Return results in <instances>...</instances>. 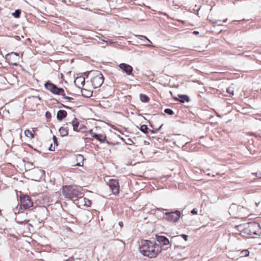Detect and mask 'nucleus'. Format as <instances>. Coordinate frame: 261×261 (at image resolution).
<instances>
[{"label":"nucleus","instance_id":"nucleus-4","mask_svg":"<svg viewBox=\"0 0 261 261\" xmlns=\"http://www.w3.org/2000/svg\"><path fill=\"white\" fill-rule=\"evenodd\" d=\"M90 72L93 73V76L91 79L93 88L95 89L100 87L104 81L103 75L100 71L97 70H92Z\"/></svg>","mask_w":261,"mask_h":261},{"label":"nucleus","instance_id":"nucleus-7","mask_svg":"<svg viewBox=\"0 0 261 261\" xmlns=\"http://www.w3.org/2000/svg\"><path fill=\"white\" fill-rule=\"evenodd\" d=\"M181 213L179 211L176 210L174 212H166L165 215L166 219L170 222H176L180 218Z\"/></svg>","mask_w":261,"mask_h":261},{"label":"nucleus","instance_id":"nucleus-18","mask_svg":"<svg viewBox=\"0 0 261 261\" xmlns=\"http://www.w3.org/2000/svg\"><path fill=\"white\" fill-rule=\"evenodd\" d=\"M7 58L10 59H15V58L19 59V55L17 53L12 52L7 55Z\"/></svg>","mask_w":261,"mask_h":261},{"label":"nucleus","instance_id":"nucleus-12","mask_svg":"<svg viewBox=\"0 0 261 261\" xmlns=\"http://www.w3.org/2000/svg\"><path fill=\"white\" fill-rule=\"evenodd\" d=\"M74 84L77 87L81 88L85 85V77L83 76L77 77L74 81Z\"/></svg>","mask_w":261,"mask_h":261},{"label":"nucleus","instance_id":"nucleus-46","mask_svg":"<svg viewBox=\"0 0 261 261\" xmlns=\"http://www.w3.org/2000/svg\"><path fill=\"white\" fill-rule=\"evenodd\" d=\"M193 33L195 34H199V32L198 31H194Z\"/></svg>","mask_w":261,"mask_h":261},{"label":"nucleus","instance_id":"nucleus-45","mask_svg":"<svg viewBox=\"0 0 261 261\" xmlns=\"http://www.w3.org/2000/svg\"><path fill=\"white\" fill-rule=\"evenodd\" d=\"M11 63L14 65H17V63H15V62H11Z\"/></svg>","mask_w":261,"mask_h":261},{"label":"nucleus","instance_id":"nucleus-40","mask_svg":"<svg viewBox=\"0 0 261 261\" xmlns=\"http://www.w3.org/2000/svg\"><path fill=\"white\" fill-rule=\"evenodd\" d=\"M13 211H14V212L15 214H19L20 213V211L19 210H18L17 208H14L13 209Z\"/></svg>","mask_w":261,"mask_h":261},{"label":"nucleus","instance_id":"nucleus-14","mask_svg":"<svg viewBox=\"0 0 261 261\" xmlns=\"http://www.w3.org/2000/svg\"><path fill=\"white\" fill-rule=\"evenodd\" d=\"M75 159L76 161V163H75L74 165L75 166H82L83 165L84 159L83 155L76 154L75 155Z\"/></svg>","mask_w":261,"mask_h":261},{"label":"nucleus","instance_id":"nucleus-16","mask_svg":"<svg viewBox=\"0 0 261 261\" xmlns=\"http://www.w3.org/2000/svg\"><path fill=\"white\" fill-rule=\"evenodd\" d=\"M59 132L60 135L62 137H65L68 135V127L67 126H62L59 128Z\"/></svg>","mask_w":261,"mask_h":261},{"label":"nucleus","instance_id":"nucleus-35","mask_svg":"<svg viewBox=\"0 0 261 261\" xmlns=\"http://www.w3.org/2000/svg\"><path fill=\"white\" fill-rule=\"evenodd\" d=\"M53 139L54 144L56 145V146H57L58 145L57 138H56V137L55 136H54L53 137Z\"/></svg>","mask_w":261,"mask_h":261},{"label":"nucleus","instance_id":"nucleus-8","mask_svg":"<svg viewBox=\"0 0 261 261\" xmlns=\"http://www.w3.org/2000/svg\"><path fill=\"white\" fill-rule=\"evenodd\" d=\"M108 185L114 194L118 195L119 194V185L118 180L115 179H111L109 181Z\"/></svg>","mask_w":261,"mask_h":261},{"label":"nucleus","instance_id":"nucleus-27","mask_svg":"<svg viewBox=\"0 0 261 261\" xmlns=\"http://www.w3.org/2000/svg\"><path fill=\"white\" fill-rule=\"evenodd\" d=\"M240 254L243 257L248 256L249 255V251L247 249L243 250L241 252Z\"/></svg>","mask_w":261,"mask_h":261},{"label":"nucleus","instance_id":"nucleus-19","mask_svg":"<svg viewBox=\"0 0 261 261\" xmlns=\"http://www.w3.org/2000/svg\"><path fill=\"white\" fill-rule=\"evenodd\" d=\"M79 200L81 201L82 203H84V205L90 206L91 204V201L89 199L83 197L81 199H80Z\"/></svg>","mask_w":261,"mask_h":261},{"label":"nucleus","instance_id":"nucleus-31","mask_svg":"<svg viewBox=\"0 0 261 261\" xmlns=\"http://www.w3.org/2000/svg\"><path fill=\"white\" fill-rule=\"evenodd\" d=\"M252 174L258 178H261V172H254Z\"/></svg>","mask_w":261,"mask_h":261},{"label":"nucleus","instance_id":"nucleus-28","mask_svg":"<svg viewBox=\"0 0 261 261\" xmlns=\"http://www.w3.org/2000/svg\"><path fill=\"white\" fill-rule=\"evenodd\" d=\"M164 112L166 113V114H167L169 115H172L174 114V112L171 109H169V108H167V109H165L164 110Z\"/></svg>","mask_w":261,"mask_h":261},{"label":"nucleus","instance_id":"nucleus-33","mask_svg":"<svg viewBox=\"0 0 261 261\" xmlns=\"http://www.w3.org/2000/svg\"><path fill=\"white\" fill-rule=\"evenodd\" d=\"M178 237H181L182 238H183L186 241H187L188 240V236L186 234H180L179 236H178Z\"/></svg>","mask_w":261,"mask_h":261},{"label":"nucleus","instance_id":"nucleus-6","mask_svg":"<svg viewBox=\"0 0 261 261\" xmlns=\"http://www.w3.org/2000/svg\"><path fill=\"white\" fill-rule=\"evenodd\" d=\"M44 87L52 93L56 95H61L64 92V90L62 88H58L56 85L51 83L50 81L46 82L44 84Z\"/></svg>","mask_w":261,"mask_h":261},{"label":"nucleus","instance_id":"nucleus-43","mask_svg":"<svg viewBox=\"0 0 261 261\" xmlns=\"http://www.w3.org/2000/svg\"><path fill=\"white\" fill-rule=\"evenodd\" d=\"M39 172L41 175H43L44 173V171L42 170H39Z\"/></svg>","mask_w":261,"mask_h":261},{"label":"nucleus","instance_id":"nucleus-5","mask_svg":"<svg viewBox=\"0 0 261 261\" xmlns=\"http://www.w3.org/2000/svg\"><path fill=\"white\" fill-rule=\"evenodd\" d=\"M20 207L19 210H28L33 205V202L31 197L21 193L20 194Z\"/></svg>","mask_w":261,"mask_h":261},{"label":"nucleus","instance_id":"nucleus-26","mask_svg":"<svg viewBox=\"0 0 261 261\" xmlns=\"http://www.w3.org/2000/svg\"><path fill=\"white\" fill-rule=\"evenodd\" d=\"M15 220H16V222L19 223V224H22L23 223H27L29 221V220H28L27 219H24L23 220H20V219H19V216H17L16 217Z\"/></svg>","mask_w":261,"mask_h":261},{"label":"nucleus","instance_id":"nucleus-49","mask_svg":"<svg viewBox=\"0 0 261 261\" xmlns=\"http://www.w3.org/2000/svg\"><path fill=\"white\" fill-rule=\"evenodd\" d=\"M63 107H65V108H69L68 107L65 106H63Z\"/></svg>","mask_w":261,"mask_h":261},{"label":"nucleus","instance_id":"nucleus-30","mask_svg":"<svg viewBox=\"0 0 261 261\" xmlns=\"http://www.w3.org/2000/svg\"><path fill=\"white\" fill-rule=\"evenodd\" d=\"M61 95H62L63 97L64 98V99H68L69 100H72L73 99V98L71 97H69V96H66L65 93H62V94H61Z\"/></svg>","mask_w":261,"mask_h":261},{"label":"nucleus","instance_id":"nucleus-2","mask_svg":"<svg viewBox=\"0 0 261 261\" xmlns=\"http://www.w3.org/2000/svg\"><path fill=\"white\" fill-rule=\"evenodd\" d=\"M82 188L75 185L65 186L63 188V194L66 198L75 201L81 199L84 195Z\"/></svg>","mask_w":261,"mask_h":261},{"label":"nucleus","instance_id":"nucleus-9","mask_svg":"<svg viewBox=\"0 0 261 261\" xmlns=\"http://www.w3.org/2000/svg\"><path fill=\"white\" fill-rule=\"evenodd\" d=\"M119 67L127 75L132 74L133 69L130 65L125 63H121L119 64Z\"/></svg>","mask_w":261,"mask_h":261},{"label":"nucleus","instance_id":"nucleus-21","mask_svg":"<svg viewBox=\"0 0 261 261\" xmlns=\"http://www.w3.org/2000/svg\"><path fill=\"white\" fill-rule=\"evenodd\" d=\"M97 140L99 141L100 143H104L105 141H107V143L109 144V142L106 140V135H101L100 137H98L97 138Z\"/></svg>","mask_w":261,"mask_h":261},{"label":"nucleus","instance_id":"nucleus-22","mask_svg":"<svg viewBox=\"0 0 261 261\" xmlns=\"http://www.w3.org/2000/svg\"><path fill=\"white\" fill-rule=\"evenodd\" d=\"M24 135H25L26 137H29L31 138H33L34 137V135L33 134V133L32 132V131H31L29 129H27L24 131Z\"/></svg>","mask_w":261,"mask_h":261},{"label":"nucleus","instance_id":"nucleus-38","mask_svg":"<svg viewBox=\"0 0 261 261\" xmlns=\"http://www.w3.org/2000/svg\"><path fill=\"white\" fill-rule=\"evenodd\" d=\"M101 134H94L93 135V137L97 140V138H98V137H100V135Z\"/></svg>","mask_w":261,"mask_h":261},{"label":"nucleus","instance_id":"nucleus-23","mask_svg":"<svg viewBox=\"0 0 261 261\" xmlns=\"http://www.w3.org/2000/svg\"><path fill=\"white\" fill-rule=\"evenodd\" d=\"M122 140L127 145H132L133 144H134L133 141L130 138H126V139L122 138Z\"/></svg>","mask_w":261,"mask_h":261},{"label":"nucleus","instance_id":"nucleus-24","mask_svg":"<svg viewBox=\"0 0 261 261\" xmlns=\"http://www.w3.org/2000/svg\"><path fill=\"white\" fill-rule=\"evenodd\" d=\"M21 14V10L19 9H17L14 12L12 13V15L15 18H18L20 17Z\"/></svg>","mask_w":261,"mask_h":261},{"label":"nucleus","instance_id":"nucleus-25","mask_svg":"<svg viewBox=\"0 0 261 261\" xmlns=\"http://www.w3.org/2000/svg\"><path fill=\"white\" fill-rule=\"evenodd\" d=\"M140 130L145 133V134H147V131H148V127L146 125H145V124H143V125H141L140 126Z\"/></svg>","mask_w":261,"mask_h":261},{"label":"nucleus","instance_id":"nucleus-17","mask_svg":"<svg viewBox=\"0 0 261 261\" xmlns=\"http://www.w3.org/2000/svg\"><path fill=\"white\" fill-rule=\"evenodd\" d=\"M79 122L77 118H74L71 122V124L73 126V129L74 131L79 132L78 127L79 126Z\"/></svg>","mask_w":261,"mask_h":261},{"label":"nucleus","instance_id":"nucleus-11","mask_svg":"<svg viewBox=\"0 0 261 261\" xmlns=\"http://www.w3.org/2000/svg\"><path fill=\"white\" fill-rule=\"evenodd\" d=\"M135 37H137L138 39L141 40L142 41H143L144 43V45L147 47H151L153 46L152 45V42L151 41L148 39L144 35H135Z\"/></svg>","mask_w":261,"mask_h":261},{"label":"nucleus","instance_id":"nucleus-29","mask_svg":"<svg viewBox=\"0 0 261 261\" xmlns=\"http://www.w3.org/2000/svg\"><path fill=\"white\" fill-rule=\"evenodd\" d=\"M226 92L229 94L231 96L233 95V90L231 88H228L226 89Z\"/></svg>","mask_w":261,"mask_h":261},{"label":"nucleus","instance_id":"nucleus-3","mask_svg":"<svg viewBox=\"0 0 261 261\" xmlns=\"http://www.w3.org/2000/svg\"><path fill=\"white\" fill-rule=\"evenodd\" d=\"M238 230L248 235H259L261 233V227L259 223L251 222L238 226Z\"/></svg>","mask_w":261,"mask_h":261},{"label":"nucleus","instance_id":"nucleus-37","mask_svg":"<svg viewBox=\"0 0 261 261\" xmlns=\"http://www.w3.org/2000/svg\"><path fill=\"white\" fill-rule=\"evenodd\" d=\"M163 125V124H161L158 128H155V131L151 130V133H154V132H156L159 130L161 128V127H162Z\"/></svg>","mask_w":261,"mask_h":261},{"label":"nucleus","instance_id":"nucleus-44","mask_svg":"<svg viewBox=\"0 0 261 261\" xmlns=\"http://www.w3.org/2000/svg\"><path fill=\"white\" fill-rule=\"evenodd\" d=\"M119 225H120V227H122L123 226V222L121 221H120L119 222Z\"/></svg>","mask_w":261,"mask_h":261},{"label":"nucleus","instance_id":"nucleus-47","mask_svg":"<svg viewBox=\"0 0 261 261\" xmlns=\"http://www.w3.org/2000/svg\"><path fill=\"white\" fill-rule=\"evenodd\" d=\"M226 21H227V19H225L223 20V22H226Z\"/></svg>","mask_w":261,"mask_h":261},{"label":"nucleus","instance_id":"nucleus-32","mask_svg":"<svg viewBox=\"0 0 261 261\" xmlns=\"http://www.w3.org/2000/svg\"><path fill=\"white\" fill-rule=\"evenodd\" d=\"M45 117H46L47 119H48V120L50 119L51 117V113L49 111L46 112V113H45Z\"/></svg>","mask_w":261,"mask_h":261},{"label":"nucleus","instance_id":"nucleus-48","mask_svg":"<svg viewBox=\"0 0 261 261\" xmlns=\"http://www.w3.org/2000/svg\"><path fill=\"white\" fill-rule=\"evenodd\" d=\"M28 226L33 227L32 225H31V224H28Z\"/></svg>","mask_w":261,"mask_h":261},{"label":"nucleus","instance_id":"nucleus-41","mask_svg":"<svg viewBox=\"0 0 261 261\" xmlns=\"http://www.w3.org/2000/svg\"><path fill=\"white\" fill-rule=\"evenodd\" d=\"M89 134L91 135V136L93 137V135L95 134V133H93V130L91 129L89 130Z\"/></svg>","mask_w":261,"mask_h":261},{"label":"nucleus","instance_id":"nucleus-20","mask_svg":"<svg viewBox=\"0 0 261 261\" xmlns=\"http://www.w3.org/2000/svg\"><path fill=\"white\" fill-rule=\"evenodd\" d=\"M140 99L141 101L143 102H147L149 100V98L148 96L144 94H140Z\"/></svg>","mask_w":261,"mask_h":261},{"label":"nucleus","instance_id":"nucleus-34","mask_svg":"<svg viewBox=\"0 0 261 261\" xmlns=\"http://www.w3.org/2000/svg\"><path fill=\"white\" fill-rule=\"evenodd\" d=\"M85 91L88 93V94H83V95H84L85 97H89L92 96V93L90 91H87L85 90Z\"/></svg>","mask_w":261,"mask_h":261},{"label":"nucleus","instance_id":"nucleus-42","mask_svg":"<svg viewBox=\"0 0 261 261\" xmlns=\"http://www.w3.org/2000/svg\"><path fill=\"white\" fill-rule=\"evenodd\" d=\"M49 150L50 151L55 150V147H54V148H53L52 144H51L49 148Z\"/></svg>","mask_w":261,"mask_h":261},{"label":"nucleus","instance_id":"nucleus-36","mask_svg":"<svg viewBox=\"0 0 261 261\" xmlns=\"http://www.w3.org/2000/svg\"><path fill=\"white\" fill-rule=\"evenodd\" d=\"M191 214L192 215H196L197 214V210L196 208H193L191 212Z\"/></svg>","mask_w":261,"mask_h":261},{"label":"nucleus","instance_id":"nucleus-13","mask_svg":"<svg viewBox=\"0 0 261 261\" xmlns=\"http://www.w3.org/2000/svg\"><path fill=\"white\" fill-rule=\"evenodd\" d=\"M67 113L65 110H60L57 114V119L59 121H62L67 116Z\"/></svg>","mask_w":261,"mask_h":261},{"label":"nucleus","instance_id":"nucleus-10","mask_svg":"<svg viewBox=\"0 0 261 261\" xmlns=\"http://www.w3.org/2000/svg\"><path fill=\"white\" fill-rule=\"evenodd\" d=\"M156 240L163 246L170 244L169 239L165 236L156 235Z\"/></svg>","mask_w":261,"mask_h":261},{"label":"nucleus","instance_id":"nucleus-39","mask_svg":"<svg viewBox=\"0 0 261 261\" xmlns=\"http://www.w3.org/2000/svg\"><path fill=\"white\" fill-rule=\"evenodd\" d=\"M90 72H91V71H88V72H86L84 73V75L87 77L88 76L89 74H91L92 76H93V73H91Z\"/></svg>","mask_w":261,"mask_h":261},{"label":"nucleus","instance_id":"nucleus-1","mask_svg":"<svg viewBox=\"0 0 261 261\" xmlns=\"http://www.w3.org/2000/svg\"><path fill=\"white\" fill-rule=\"evenodd\" d=\"M139 249L142 255L149 258L155 257L161 252L160 247L149 240L142 241Z\"/></svg>","mask_w":261,"mask_h":261},{"label":"nucleus","instance_id":"nucleus-15","mask_svg":"<svg viewBox=\"0 0 261 261\" xmlns=\"http://www.w3.org/2000/svg\"><path fill=\"white\" fill-rule=\"evenodd\" d=\"M179 99L174 98L175 99H178L181 103L189 102L190 101L189 97L187 95L179 94L178 95Z\"/></svg>","mask_w":261,"mask_h":261}]
</instances>
